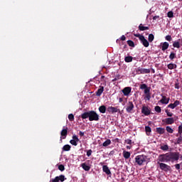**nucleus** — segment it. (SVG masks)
Listing matches in <instances>:
<instances>
[{
	"label": "nucleus",
	"mask_w": 182,
	"mask_h": 182,
	"mask_svg": "<svg viewBox=\"0 0 182 182\" xmlns=\"http://www.w3.org/2000/svg\"><path fill=\"white\" fill-rule=\"evenodd\" d=\"M134 36H136V38H139V41H141V38H144V36H141V35H140L139 33H138V34H134Z\"/></svg>",
	"instance_id": "de8ad7c7"
},
{
	"label": "nucleus",
	"mask_w": 182,
	"mask_h": 182,
	"mask_svg": "<svg viewBox=\"0 0 182 182\" xmlns=\"http://www.w3.org/2000/svg\"><path fill=\"white\" fill-rule=\"evenodd\" d=\"M141 113L144 114V116H149L150 113H151V110H150L149 107L143 106L141 109Z\"/></svg>",
	"instance_id": "6e6552de"
},
{
	"label": "nucleus",
	"mask_w": 182,
	"mask_h": 182,
	"mask_svg": "<svg viewBox=\"0 0 182 182\" xmlns=\"http://www.w3.org/2000/svg\"><path fill=\"white\" fill-rule=\"evenodd\" d=\"M176 68H177V65L174 63H170L168 65V69H170V70Z\"/></svg>",
	"instance_id": "c756f323"
},
{
	"label": "nucleus",
	"mask_w": 182,
	"mask_h": 182,
	"mask_svg": "<svg viewBox=\"0 0 182 182\" xmlns=\"http://www.w3.org/2000/svg\"><path fill=\"white\" fill-rule=\"evenodd\" d=\"M65 180V176L63 175H60L59 176H56L55 178L50 180L51 182H63Z\"/></svg>",
	"instance_id": "9b49d317"
},
{
	"label": "nucleus",
	"mask_w": 182,
	"mask_h": 182,
	"mask_svg": "<svg viewBox=\"0 0 182 182\" xmlns=\"http://www.w3.org/2000/svg\"><path fill=\"white\" fill-rule=\"evenodd\" d=\"M102 78H104V77H103V76H102Z\"/></svg>",
	"instance_id": "0e129e2a"
},
{
	"label": "nucleus",
	"mask_w": 182,
	"mask_h": 182,
	"mask_svg": "<svg viewBox=\"0 0 182 182\" xmlns=\"http://www.w3.org/2000/svg\"><path fill=\"white\" fill-rule=\"evenodd\" d=\"M121 41H126V36H122L121 37Z\"/></svg>",
	"instance_id": "4d7b16f0"
},
{
	"label": "nucleus",
	"mask_w": 182,
	"mask_h": 182,
	"mask_svg": "<svg viewBox=\"0 0 182 182\" xmlns=\"http://www.w3.org/2000/svg\"><path fill=\"white\" fill-rule=\"evenodd\" d=\"M79 134H80V136L81 137H83V136H85V132L80 131V133H79Z\"/></svg>",
	"instance_id": "5fc2aeb1"
},
{
	"label": "nucleus",
	"mask_w": 182,
	"mask_h": 182,
	"mask_svg": "<svg viewBox=\"0 0 182 182\" xmlns=\"http://www.w3.org/2000/svg\"><path fill=\"white\" fill-rule=\"evenodd\" d=\"M139 31H148L149 26H144L142 23L139 26Z\"/></svg>",
	"instance_id": "c85d7f7f"
},
{
	"label": "nucleus",
	"mask_w": 182,
	"mask_h": 182,
	"mask_svg": "<svg viewBox=\"0 0 182 182\" xmlns=\"http://www.w3.org/2000/svg\"><path fill=\"white\" fill-rule=\"evenodd\" d=\"M175 88H176V89H180V87H178V84H176Z\"/></svg>",
	"instance_id": "13d9d810"
},
{
	"label": "nucleus",
	"mask_w": 182,
	"mask_h": 182,
	"mask_svg": "<svg viewBox=\"0 0 182 182\" xmlns=\"http://www.w3.org/2000/svg\"><path fill=\"white\" fill-rule=\"evenodd\" d=\"M162 122L163 123H165V124H173L176 119H174L173 117H168L163 119Z\"/></svg>",
	"instance_id": "1a4fd4ad"
},
{
	"label": "nucleus",
	"mask_w": 182,
	"mask_h": 182,
	"mask_svg": "<svg viewBox=\"0 0 182 182\" xmlns=\"http://www.w3.org/2000/svg\"><path fill=\"white\" fill-rule=\"evenodd\" d=\"M140 41H141V43H142L143 46H144V48H149V46H150L149 41H147V39H146V38H144V36L141 37Z\"/></svg>",
	"instance_id": "4468645a"
},
{
	"label": "nucleus",
	"mask_w": 182,
	"mask_h": 182,
	"mask_svg": "<svg viewBox=\"0 0 182 182\" xmlns=\"http://www.w3.org/2000/svg\"><path fill=\"white\" fill-rule=\"evenodd\" d=\"M127 150H130V149H132V146H127Z\"/></svg>",
	"instance_id": "052dcab7"
},
{
	"label": "nucleus",
	"mask_w": 182,
	"mask_h": 182,
	"mask_svg": "<svg viewBox=\"0 0 182 182\" xmlns=\"http://www.w3.org/2000/svg\"><path fill=\"white\" fill-rule=\"evenodd\" d=\"M178 134H182V124L178 126V134L176 136H178Z\"/></svg>",
	"instance_id": "ea45409f"
},
{
	"label": "nucleus",
	"mask_w": 182,
	"mask_h": 182,
	"mask_svg": "<svg viewBox=\"0 0 182 182\" xmlns=\"http://www.w3.org/2000/svg\"><path fill=\"white\" fill-rule=\"evenodd\" d=\"M132 92V87H126L122 90V93L124 94V96H129L130 93Z\"/></svg>",
	"instance_id": "ddd939ff"
},
{
	"label": "nucleus",
	"mask_w": 182,
	"mask_h": 182,
	"mask_svg": "<svg viewBox=\"0 0 182 182\" xmlns=\"http://www.w3.org/2000/svg\"><path fill=\"white\" fill-rule=\"evenodd\" d=\"M182 143V134H179V137L176 139L175 144H181Z\"/></svg>",
	"instance_id": "cd10ccee"
},
{
	"label": "nucleus",
	"mask_w": 182,
	"mask_h": 182,
	"mask_svg": "<svg viewBox=\"0 0 182 182\" xmlns=\"http://www.w3.org/2000/svg\"><path fill=\"white\" fill-rule=\"evenodd\" d=\"M153 73H154V70H152Z\"/></svg>",
	"instance_id": "e2e57ef3"
},
{
	"label": "nucleus",
	"mask_w": 182,
	"mask_h": 182,
	"mask_svg": "<svg viewBox=\"0 0 182 182\" xmlns=\"http://www.w3.org/2000/svg\"><path fill=\"white\" fill-rule=\"evenodd\" d=\"M107 112L113 114V113H117V112H120V109H117V107H108Z\"/></svg>",
	"instance_id": "f3484780"
},
{
	"label": "nucleus",
	"mask_w": 182,
	"mask_h": 182,
	"mask_svg": "<svg viewBox=\"0 0 182 182\" xmlns=\"http://www.w3.org/2000/svg\"><path fill=\"white\" fill-rule=\"evenodd\" d=\"M145 130L146 132V133H151V128H150V127H145Z\"/></svg>",
	"instance_id": "09e8293b"
},
{
	"label": "nucleus",
	"mask_w": 182,
	"mask_h": 182,
	"mask_svg": "<svg viewBox=\"0 0 182 182\" xmlns=\"http://www.w3.org/2000/svg\"><path fill=\"white\" fill-rule=\"evenodd\" d=\"M125 143H127V144H132V140L129 139H126Z\"/></svg>",
	"instance_id": "3c124183"
},
{
	"label": "nucleus",
	"mask_w": 182,
	"mask_h": 182,
	"mask_svg": "<svg viewBox=\"0 0 182 182\" xmlns=\"http://www.w3.org/2000/svg\"><path fill=\"white\" fill-rule=\"evenodd\" d=\"M167 15H168V18H173L174 16L173 11L168 12Z\"/></svg>",
	"instance_id": "49530a36"
},
{
	"label": "nucleus",
	"mask_w": 182,
	"mask_h": 182,
	"mask_svg": "<svg viewBox=\"0 0 182 182\" xmlns=\"http://www.w3.org/2000/svg\"><path fill=\"white\" fill-rule=\"evenodd\" d=\"M105 90V87L103 86H100L99 89L96 92V96H102V93H103Z\"/></svg>",
	"instance_id": "6ab92c4d"
},
{
	"label": "nucleus",
	"mask_w": 182,
	"mask_h": 182,
	"mask_svg": "<svg viewBox=\"0 0 182 182\" xmlns=\"http://www.w3.org/2000/svg\"><path fill=\"white\" fill-rule=\"evenodd\" d=\"M147 85L146 84H141L139 86V89H141V90H145L146 88H148Z\"/></svg>",
	"instance_id": "58836bf2"
},
{
	"label": "nucleus",
	"mask_w": 182,
	"mask_h": 182,
	"mask_svg": "<svg viewBox=\"0 0 182 182\" xmlns=\"http://www.w3.org/2000/svg\"><path fill=\"white\" fill-rule=\"evenodd\" d=\"M156 132L158 134H164V133H166V129L164 128L159 127L156 128Z\"/></svg>",
	"instance_id": "4be33fe9"
},
{
	"label": "nucleus",
	"mask_w": 182,
	"mask_h": 182,
	"mask_svg": "<svg viewBox=\"0 0 182 182\" xmlns=\"http://www.w3.org/2000/svg\"><path fill=\"white\" fill-rule=\"evenodd\" d=\"M177 58V56L176 55V53H171L170 55H169V59L171 60H173V59H176Z\"/></svg>",
	"instance_id": "f704fd0d"
},
{
	"label": "nucleus",
	"mask_w": 182,
	"mask_h": 182,
	"mask_svg": "<svg viewBox=\"0 0 182 182\" xmlns=\"http://www.w3.org/2000/svg\"><path fill=\"white\" fill-rule=\"evenodd\" d=\"M127 44L129 45V46H131L132 48H134V42L129 40L127 41Z\"/></svg>",
	"instance_id": "79ce46f5"
},
{
	"label": "nucleus",
	"mask_w": 182,
	"mask_h": 182,
	"mask_svg": "<svg viewBox=\"0 0 182 182\" xmlns=\"http://www.w3.org/2000/svg\"><path fill=\"white\" fill-rule=\"evenodd\" d=\"M161 150H164V151H167V150H168V145L161 146Z\"/></svg>",
	"instance_id": "a19ab883"
},
{
	"label": "nucleus",
	"mask_w": 182,
	"mask_h": 182,
	"mask_svg": "<svg viewBox=\"0 0 182 182\" xmlns=\"http://www.w3.org/2000/svg\"><path fill=\"white\" fill-rule=\"evenodd\" d=\"M147 161V156L146 155H138L135 157V163L138 164V166H143L144 163Z\"/></svg>",
	"instance_id": "f257e3e1"
},
{
	"label": "nucleus",
	"mask_w": 182,
	"mask_h": 182,
	"mask_svg": "<svg viewBox=\"0 0 182 182\" xmlns=\"http://www.w3.org/2000/svg\"><path fill=\"white\" fill-rule=\"evenodd\" d=\"M100 116L95 111H90V122H99Z\"/></svg>",
	"instance_id": "7ed1b4c3"
},
{
	"label": "nucleus",
	"mask_w": 182,
	"mask_h": 182,
	"mask_svg": "<svg viewBox=\"0 0 182 182\" xmlns=\"http://www.w3.org/2000/svg\"><path fill=\"white\" fill-rule=\"evenodd\" d=\"M60 135L62 136L63 139H66V136H68V127L61 131Z\"/></svg>",
	"instance_id": "aec40b11"
},
{
	"label": "nucleus",
	"mask_w": 182,
	"mask_h": 182,
	"mask_svg": "<svg viewBox=\"0 0 182 182\" xmlns=\"http://www.w3.org/2000/svg\"><path fill=\"white\" fill-rule=\"evenodd\" d=\"M126 110L127 113H134V104H133V102H128L126 105Z\"/></svg>",
	"instance_id": "39448f33"
},
{
	"label": "nucleus",
	"mask_w": 182,
	"mask_h": 182,
	"mask_svg": "<svg viewBox=\"0 0 182 182\" xmlns=\"http://www.w3.org/2000/svg\"><path fill=\"white\" fill-rule=\"evenodd\" d=\"M180 164H176L175 165V167H176V170H180Z\"/></svg>",
	"instance_id": "864d4df0"
},
{
	"label": "nucleus",
	"mask_w": 182,
	"mask_h": 182,
	"mask_svg": "<svg viewBox=\"0 0 182 182\" xmlns=\"http://www.w3.org/2000/svg\"><path fill=\"white\" fill-rule=\"evenodd\" d=\"M87 157H90V156H92V149H90L87 151Z\"/></svg>",
	"instance_id": "8fccbe9b"
},
{
	"label": "nucleus",
	"mask_w": 182,
	"mask_h": 182,
	"mask_svg": "<svg viewBox=\"0 0 182 182\" xmlns=\"http://www.w3.org/2000/svg\"><path fill=\"white\" fill-rule=\"evenodd\" d=\"M168 159L169 161H177L180 159V154L177 152L168 153Z\"/></svg>",
	"instance_id": "f03ea898"
},
{
	"label": "nucleus",
	"mask_w": 182,
	"mask_h": 182,
	"mask_svg": "<svg viewBox=\"0 0 182 182\" xmlns=\"http://www.w3.org/2000/svg\"><path fill=\"white\" fill-rule=\"evenodd\" d=\"M168 102H170V98L166 96H162V98L159 100V102L162 105H168Z\"/></svg>",
	"instance_id": "2eb2a0df"
},
{
	"label": "nucleus",
	"mask_w": 182,
	"mask_h": 182,
	"mask_svg": "<svg viewBox=\"0 0 182 182\" xmlns=\"http://www.w3.org/2000/svg\"><path fill=\"white\" fill-rule=\"evenodd\" d=\"M102 171L104 173H106L107 176H110L112 174V172H110V169H109V167L107 165H104L102 166Z\"/></svg>",
	"instance_id": "a211bd4d"
},
{
	"label": "nucleus",
	"mask_w": 182,
	"mask_h": 182,
	"mask_svg": "<svg viewBox=\"0 0 182 182\" xmlns=\"http://www.w3.org/2000/svg\"><path fill=\"white\" fill-rule=\"evenodd\" d=\"M81 167L83 168V170H85V171H89V170H90V166H89L88 165H87L86 164L83 163L81 165Z\"/></svg>",
	"instance_id": "393cba45"
},
{
	"label": "nucleus",
	"mask_w": 182,
	"mask_h": 182,
	"mask_svg": "<svg viewBox=\"0 0 182 182\" xmlns=\"http://www.w3.org/2000/svg\"><path fill=\"white\" fill-rule=\"evenodd\" d=\"M173 48H177V49H180V41H173Z\"/></svg>",
	"instance_id": "473e14b6"
},
{
	"label": "nucleus",
	"mask_w": 182,
	"mask_h": 182,
	"mask_svg": "<svg viewBox=\"0 0 182 182\" xmlns=\"http://www.w3.org/2000/svg\"><path fill=\"white\" fill-rule=\"evenodd\" d=\"M165 113H166L168 117H173V114L172 112H170V111H168V109H166Z\"/></svg>",
	"instance_id": "e433bc0d"
},
{
	"label": "nucleus",
	"mask_w": 182,
	"mask_h": 182,
	"mask_svg": "<svg viewBox=\"0 0 182 182\" xmlns=\"http://www.w3.org/2000/svg\"><path fill=\"white\" fill-rule=\"evenodd\" d=\"M58 170H60V171H65V166H63V164L59 165Z\"/></svg>",
	"instance_id": "c03bdc74"
},
{
	"label": "nucleus",
	"mask_w": 182,
	"mask_h": 182,
	"mask_svg": "<svg viewBox=\"0 0 182 182\" xmlns=\"http://www.w3.org/2000/svg\"><path fill=\"white\" fill-rule=\"evenodd\" d=\"M158 164L159 165L161 170H163L164 171H170V170H171V167L164 163L158 162Z\"/></svg>",
	"instance_id": "423d86ee"
},
{
	"label": "nucleus",
	"mask_w": 182,
	"mask_h": 182,
	"mask_svg": "<svg viewBox=\"0 0 182 182\" xmlns=\"http://www.w3.org/2000/svg\"><path fill=\"white\" fill-rule=\"evenodd\" d=\"M80 141L79 138H77V136L73 135V139L70 141V144H73V146H77V143Z\"/></svg>",
	"instance_id": "f8f14e48"
},
{
	"label": "nucleus",
	"mask_w": 182,
	"mask_h": 182,
	"mask_svg": "<svg viewBox=\"0 0 182 182\" xmlns=\"http://www.w3.org/2000/svg\"><path fill=\"white\" fill-rule=\"evenodd\" d=\"M159 18H160V16H155L153 17V19H154V21H156V19H159Z\"/></svg>",
	"instance_id": "6e6d98bb"
},
{
	"label": "nucleus",
	"mask_w": 182,
	"mask_h": 182,
	"mask_svg": "<svg viewBox=\"0 0 182 182\" xmlns=\"http://www.w3.org/2000/svg\"><path fill=\"white\" fill-rule=\"evenodd\" d=\"M168 46H169L168 43L164 42V43L162 44L161 50H164H164H166V49H168Z\"/></svg>",
	"instance_id": "a878e982"
},
{
	"label": "nucleus",
	"mask_w": 182,
	"mask_h": 182,
	"mask_svg": "<svg viewBox=\"0 0 182 182\" xmlns=\"http://www.w3.org/2000/svg\"><path fill=\"white\" fill-rule=\"evenodd\" d=\"M149 42H153L154 41V35L153 34H149V38H148Z\"/></svg>",
	"instance_id": "c9c22d12"
},
{
	"label": "nucleus",
	"mask_w": 182,
	"mask_h": 182,
	"mask_svg": "<svg viewBox=\"0 0 182 182\" xmlns=\"http://www.w3.org/2000/svg\"><path fill=\"white\" fill-rule=\"evenodd\" d=\"M71 149L70 145L66 144L63 147V151H69Z\"/></svg>",
	"instance_id": "7c9ffc66"
},
{
	"label": "nucleus",
	"mask_w": 182,
	"mask_h": 182,
	"mask_svg": "<svg viewBox=\"0 0 182 182\" xmlns=\"http://www.w3.org/2000/svg\"><path fill=\"white\" fill-rule=\"evenodd\" d=\"M136 72L138 75H140V74L144 75L146 73H150V69L139 68Z\"/></svg>",
	"instance_id": "9d476101"
},
{
	"label": "nucleus",
	"mask_w": 182,
	"mask_h": 182,
	"mask_svg": "<svg viewBox=\"0 0 182 182\" xmlns=\"http://www.w3.org/2000/svg\"><path fill=\"white\" fill-rule=\"evenodd\" d=\"M166 130L168 133H170L171 134H173V133H174V129L170 126H167L166 127Z\"/></svg>",
	"instance_id": "bb28decb"
},
{
	"label": "nucleus",
	"mask_w": 182,
	"mask_h": 182,
	"mask_svg": "<svg viewBox=\"0 0 182 182\" xmlns=\"http://www.w3.org/2000/svg\"><path fill=\"white\" fill-rule=\"evenodd\" d=\"M123 156H124V159H129L130 157V152L124 151Z\"/></svg>",
	"instance_id": "72a5a7b5"
},
{
	"label": "nucleus",
	"mask_w": 182,
	"mask_h": 182,
	"mask_svg": "<svg viewBox=\"0 0 182 182\" xmlns=\"http://www.w3.org/2000/svg\"><path fill=\"white\" fill-rule=\"evenodd\" d=\"M155 112H156L157 113H161V107H160L159 106H156Z\"/></svg>",
	"instance_id": "37998d69"
},
{
	"label": "nucleus",
	"mask_w": 182,
	"mask_h": 182,
	"mask_svg": "<svg viewBox=\"0 0 182 182\" xmlns=\"http://www.w3.org/2000/svg\"><path fill=\"white\" fill-rule=\"evenodd\" d=\"M120 79V76H116L114 79L112 80V82H116V80H119Z\"/></svg>",
	"instance_id": "603ef678"
},
{
	"label": "nucleus",
	"mask_w": 182,
	"mask_h": 182,
	"mask_svg": "<svg viewBox=\"0 0 182 182\" xmlns=\"http://www.w3.org/2000/svg\"><path fill=\"white\" fill-rule=\"evenodd\" d=\"M165 39H166V41H168V42H171V40H172L173 38H171V36L168 35V36H166L165 37Z\"/></svg>",
	"instance_id": "a18cd8bd"
},
{
	"label": "nucleus",
	"mask_w": 182,
	"mask_h": 182,
	"mask_svg": "<svg viewBox=\"0 0 182 182\" xmlns=\"http://www.w3.org/2000/svg\"><path fill=\"white\" fill-rule=\"evenodd\" d=\"M100 164H101V166H103V163L101 162Z\"/></svg>",
	"instance_id": "680f3d73"
},
{
	"label": "nucleus",
	"mask_w": 182,
	"mask_h": 182,
	"mask_svg": "<svg viewBox=\"0 0 182 182\" xmlns=\"http://www.w3.org/2000/svg\"><path fill=\"white\" fill-rule=\"evenodd\" d=\"M68 119L70 122H73V120H75V116L73 115V114H68Z\"/></svg>",
	"instance_id": "4c0bfd02"
},
{
	"label": "nucleus",
	"mask_w": 182,
	"mask_h": 182,
	"mask_svg": "<svg viewBox=\"0 0 182 182\" xmlns=\"http://www.w3.org/2000/svg\"><path fill=\"white\" fill-rule=\"evenodd\" d=\"M98 110H99L100 113H102V114L106 113V106H105V105L100 106L98 108Z\"/></svg>",
	"instance_id": "5701e85b"
},
{
	"label": "nucleus",
	"mask_w": 182,
	"mask_h": 182,
	"mask_svg": "<svg viewBox=\"0 0 182 182\" xmlns=\"http://www.w3.org/2000/svg\"><path fill=\"white\" fill-rule=\"evenodd\" d=\"M179 105H180V101L176 100V101L174 102V103H171V104H169V105H168V107L169 109H176V107H177V106H179Z\"/></svg>",
	"instance_id": "dca6fc26"
},
{
	"label": "nucleus",
	"mask_w": 182,
	"mask_h": 182,
	"mask_svg": "<svg viewBox=\"0 0 182 182\" xmlns=\"http://www.w3.org/2000/svg\"><path fill=\"white\" fill-rule=\"evenodd\" d=\"M90 111L89 112H85L81 114V117L85 119H90Z\"/></svg>",
	"instance_id": "412c9836"
},
{
	"label": "nucleus",
	"mask_w": 182,
	"mask_h": 182,
	"mask_svg": "<svg viewBox=\"0 0 182 182\" xmlns=\"http://www.w3.org/2000/svg\"><path fill=\"white\" fill-rule=\"evenodd\" d=\"M168 154H160L158 157V162L168 163Z\"/></svg>",
	"instance_id": "20e7f679"
},
{
	"label": "nucleus",
	"mask_w": 182,
	"mask_h": 182,
	"mask_svg": "<svg viewBox=\"0 0 182 182\" xmlns=\"http://www.w3.org/2000/svg\"><path fill=\"white\" fill-rule=\"evenodd\" d=\"M124 61L127 63H130V62H133V57L132 56H127L124 58Z\"/></svg>",
	"instance_id": "b1692460"
},
{
	"label": "nucleus",
	"mask_w": 182,
	"mask_h": 182,
	"mask_svg": "<svg viewBox=\"0 0 182 182\" xmlns=\"http://www.w3.org/2000/svg\"><path fill=\"white\" fill-rule=\"evenodd\" d=\"M119 103H122V102H123V98L120 97V98L119 99Z\"/></svg>",
	"instance_id": "bf43d9fd"
},
{
	"label": "nucleus",
	"mask_w": 182,
	"mask_h": 182,
	"mask_svg": "<svg viewBox=\"0 0 182 182\" xmlns=\"http://www.w3.org/2000/svg\"><path fill=\"white\" fill-rule=\"evenodd\" d=\"M112 143V141H110V139H107L106 140L103 144H102V146L104 147H107V146H110Z\"/></svg>",
	"instance_id": "2f4dec72"
},
{
	"label": "nucleus",
	"mask_w": 182,
	"mask_h": 182,
	"mask_svg": "<svg viewBox=\"0 0 182 182\" xmlns=\"http://www.w3.org/2000/svg\"><path fill=\"white\" fill-rule=\"evenodd\" d=\"M144 99L146 100H150L151 99V93H150V87H148L146 89L144 90Z\"/></svg>",
	"instance_id": "0eeeda50"
}]
</instances>
